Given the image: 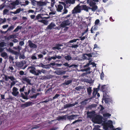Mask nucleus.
<instances>
[{"label": "nucleus", "mask_w": 130, "mask_h": 130, "mask_svg": "<svg viewBox=\"0 0 130 130\" xmlns=\"http://www.w3.org/2000/svg\"><path fill=\"white\" fill-rule=\"evenodd\" d=\"M5 80L6 81H8L9 79H10L11 81L13 82L14 81L16 80V79L13 76H8L5 75Z\"/></svg>", "instance_id": "nucleus-10"}, {"label": "nucleus", "mask_w": 130, "mask_h": 130, "mask_svg": "<svg viewBox=\"0 0 130 130\" xmlns=\"http://www.w3.org/2000/svg\"><path fill=\"white\" fill-rule=\"evenodd\" d=\"M78 47V44H73L71 46H69L70 47H71L72 48H76Z\"/></svg>", "instance_id": "nucleus-50"}, {"label": "nucleus", "mask_w": 130, "mask_h": 130, "mask_svg": "<svg viewBox=\"0 0 130 130\" xmlns=\"http://www.w3.org/2000/svg\"><path fill=\"white\" fill-rule=\"evenodd\" d=\"M37 55V54L36 53H35L32 54L31 57V58L32 60H37V58L36 56V55Z\"/></svg>", "instance_id": "nucleus-38"}, {"label": "nucleus", "mask_w": 130, "mask_h": 130, "mask_svg": "<svg viewBox=\"0 0 130 130\" xmlns=\"http://www.w3.org/2000/svg\"><path fill=\"white\" fill-rule=\"evenodd\" d=\"M47 4V2H46L38 1L37 7L40 9V11H41L43 9V6H46Z\"/></svg>", "instance_id": "nucleus-2"}, {"label": "nucleus", "mask_w": 130, "mask_h": 130, "mask_svg": "<svg viewBox=\"0 0 130 130\" xmlns=\"http://www.w3.org/2000/svg\"><path fill=\"white\" fill-rule=\"evenodd\" d=\"M81 6V7L82 8L83 10L87 12L88 11L89 9H90V7L87 6L86 5H84Z\"/></svg>", "instance_id": "nucleus-21"}, {"label": "nucleus", "mask_w": 130, "mask_h": 130, "mask_svg": "<svg viewBox=\"0 0 130 130\" xmlns=\"http://www.w3.org/2000/svg\"><path fill=\"white\" fill-rule=\"evenodd\" d=\"M9 25L8 24H6L5 25H3L2 26V27L4 29H5L7 28L8 27Z\"/></svg>", "instance_id": "nucleus-60"}, {"label": "nucleus", "mask_w": 130, "mask_h": 130, "mask_svg": "<svg viewBox=\"0 0 130 130\" xmlns=\"http://www.w3.org/2000/svg\"><path fill=\"white\" fill-rule=\"evenodd\" d=\"M52 59H53L54 60L56 59V58H55V57H54V56L52 57H51L48 58L47 60L49 61H50Z\"/></svg>", "instance_id": "nucleus-61"}, {"label": "nucleus", "mask_w": 130, "mask_h": 130, "mask_svg": "<svg viewBox=\"0 0 130 130\" xmlns=\"http://www.w3.org/2000/svg\"><path fill=\"white\" fill-rule=\"evenodd\" d=\"M82 58L84 59H89V58H88L86 56V55H85V54H83Z\"/></svg>", "instance_id": "nucleus-51"}, {"label": "nucleus", "mask_w": 130, "mask_h": 130, "mask_svg": "<svg viewBox=\"0 0 130 130\" xmlns=\"http://www.w3.org/2000/svg\"><path fill=\"white\" fill-rule=\"evenodd\" d=\"M109 96L105 92L104 93L103 99L105 101V103H108L109 100Z\"/></svg>", "instance_id": "nucleus-12"}, {"label": "nucleus", "mask_w": 130, "mask_h": 130, "mask_svg": "<svg viewBox=\"0 0 130 130\" xmlns=\"http://www.w3.org/2000/svg\"><path fill=\"white\" fill-rule=\"evenodd\" d=\"M81 6H79V4L74 7L72 11V13L73 14H76L77 13H80L81 12Z\"/></svg>", "instance_id": "nucleus-4"}, {"label": "nucleus", "mask_w": 130, "mask_h": 130, "mask_svg": "<svg viewBox=\"0 0 130 130\" xmlns=\"http://www.w3.org/2000/svg\"><path fill=\"white\" fill-rule=\"evenodd\" d=\"M88 100H85L84 101H82L81 102V104L83 105H85L87 103L86 101H88Z\"/></svg>", "instance_id": "nucleus-58"}, {"label": "nucleus", "mask_w": 130, "mask_h": 130, "mask_svg": "<svg viewBox=\"0 0 130 130\" xmlns=\"http://www.w3.org/2000/svg\"><path fill=\"white\" fill-rule=\"evenodd\" d=\"M25 87V86H24L22 88H21L20 89L19 91L21 93H22V92H23L24 91Z\"/></svg>", "instance_id": "nucleus-57"}, {"label": "nucleus", "mask_w": 130, "mask_h": 130, "mask_svg": "<svg viewBox=\"0 0 130 130\" xmlns=\"http://www.w3.org/2000/svg\"><path fill=\"white\" fill-rule=\"evenodd\" d=\"M47 22L48 21L46 20L43 19L42 23H43L45 25H47Z\"/></svg>", "instance_id": "nucleus-56"}, {"label": "nucleus", "mask_w": 130, "mask_h": 130, "mask_svg": "<svg viewBox=\"0 0 130 130\" xmlns=\"http://www.w3.org/2000/svg\"><path fill=\"white\" fill-rule=\"evenodd\" d=\"M26 63L25 60H23L20 62H16L15 64L16 66L19 68H21Z\"/></svg>", "instance_id": "nucleus-6"}, {"label": "nucleus", "mask_w": 130, "mask_h": 130, "mask_svg": "<svg viewBox=\"0 0 130 130\" xmlns=\"http://www.w3.org/2000/svg\"><path fill=\"white\" fill-rule=\"evenodd\" d=\"M91 87H89L87 88V90L88 92V94L89 95H91L92 92Z\"/></svg>", "instance_id": "nucleus-32"}, {"label": "nucleus", "mask_w": 130, "mask_h": 130, "mask_svg": "<svg viewBox=\"0 0 130 130\" xmlns=\"http://www.w3.org/2000/svg\"><path fill=\"white\" fill-rule=\"evenodd\" d=\"M105 86H106V85H102L101 86V89L103 90V92L104 91V90H105V89H106Z\"/></svg>", "instance_id": "nucleus-64"}, {"label": "nucleus", "mask_w": 130, "mask_h": 130, "mask_svg": "<svg viewBox=\"0 0 130 130\" xmlns=\"http://www.w3.org/2000/svg\"><path fill=\"white\" fill-rule=\"evenodd\" d=\"M28 70L29 69V72L34 74L35 75L38 76V73H37V70L36 71V68L33 65H31L30 66H29L27 68Z\"/></svg>", "instance_id": "nucleus-3"}, {"label": "nucleus", "mask_w": 130, "mask_h": 130, "mask_svg": "<svg viewBox=\"0 0 130 130\" xmlns=\"http://www.w3.org/2000/svg\"><path fill=\"white\" fill-rule=\"evenodd\" d=\"M55 6L57 11L58 12H61L62 10L63 9V7L62 5L59 4L57 6L56 5Z\"/></svg>", "instance_id": "nucleus-13"}, {"label": "nucleus", "mask_w": 130, "mask_h": 130, "mask_svg": "<svg viewBox=\"0 0 130 130\" xmlns=\"http://www.w3.org/2000/svg\"><path fill=\"white\" fill-rule=\"evenodd\" d=\"M24 44V41H20L19 43V45L20 46H22Z\"/></svg>", "instance_id": "nucleus-55"}, {"label": "nucleus", "mask_w": 130, "mask_h": 130, "mask_svg": "<svg viewBox=\"0 0 130 130\" xmlns=\"http://www.w3.org/2000/svg\"><path fill=\"white\" fill-rule=\"evenodd\" d=\"M6 44L4 42H1L0 43V47H3L6 46Z\"/></svg>", "instance_id": "nucleus-48"}, {"label": "nucleus", "mask_w": 130, "mask_h": 130, "mask_svg": "<svg viewBox=\"0 0 130 130\" xmlns=\"http://www.w3.org/2000/svg\"><path fill=\"white\" fill-rule=\"evenodd\" d=\"M52 88H49L46 92L45 93H48L49 94H51V92L52 91Z\"/></svg>", "instance_id": "nucleus-43"}, {"label": "nucleus", "mask_w": 130, "mask_h": 130, "mask_svg": "<svg viewBox=\"0 0 130 130\" xmlns=\"http://www.w3.org/2000/svg\"><path fill=\"white\" fill-rule=\"evenodd\" d=\"M103 116L104 117H109L111 116V115L108 113H106L104 114Z\"/></svg>", "instance_id": "nucleus-63"}, {"label": "nucleus", "mask_w": 130, "mask_h": 130, "mask_svg": "<svg viewBox=\"0 0 130 130\" xmlns=\"http://www.w3.org/2000/svg\"><path fill=\"white\" fill-rule=\"evenodd\" d=\"M28 45L30 48L33 49L36 48L37 47V45L33 43L31 40H28Z\"/></svg>", "instance_id": "nucleus-9"}, {"label": "nucleus", "mask_w": 130, "mask_h": 130, "mask_svg": "<svg viewBox=\"0 0 130 130\" xmlns=\"http://www.w3.org/2000/svg\"><path fill=\"white\" fill-rule=\"evenodd\" d=\"M39 79H40L44 80L46 79H47V77L45 76H39Z\"/></svg>", "instance_id": "nucleus-46"}, {"label": "nucleus", "mask_w": 130, "mask_h": 130, "mask_svg": "<svg viewBox=\"0 0 130 130\" xmlns=\"http://www.w3.org/2000/svg\"><path fill=\"white\" fill-rule=\"evenodd\" d=\"M55 73L58 75H60L65 74L66 71L62 70H58L55 71Z\"/></svg>", "instance_id": "nucleus-14"}, {"label": "nucleus", "mask_w": 130, "mask_h": 130, "mask_svg": "<svg viewBox=\"0 0 130 130\" xmlns=\"http://www.w3.org/2000/svg\"><path fill=\"white\" fill-rule=\"evenodd\" d=\"M68 7H66V6H64V8L63 10V12L62 13V15H63L65 14H67L68 12V10L66 9Z\"/></svg>", "instance_id": "nucleus-31"}, {"label": "nucleus", "mask_w": 130, "mask_h": 130, "mask_svg": "<svg viewBox=\"0 0 130 130\" xmlns=\"http://www.w3.org/2000/svg\"><path fill=\"white\" fill-rule=\"evenodd\" d=\"M56 3L55 0H51V6L53 7Z\"/></svg>", "instance_id": "nucleus-45"}, {"label": "nucleus", "mask_w": 130, "mask_h": 130, "mask_svg": "<svg viewBox=\"0 0 130 130\" xmlns=\"http://www.w3.org/2000/svg\"><path fill=\"white\" fill-rule=\"evenodd\" d=\"M1 56L4 58L5 59H6L8 57V56L7 53L6 52H3L1 54Z\"/></svg>", "instance_id": "nucleus-36"}, {"label": "nucleus", "mask_w": 130, "mask_h": 130, "mask_svg": "<svg viewBox=\"0 0 130 130\" xmlns=\"http://www.w3.org/2000/svg\"><path fill=\"white\" fill-rule=\"evenodd\" d=\"M24 93L25 95H24V94L22 93H21L20 96L22 97L24 99H27L28 98H27V96L29 94L27 92H25Z\"/></svg>", "instance_id": "nucleus-17"}, {"label": "nucleus", "mask_w": 130, "mask_h": 130, "mask_svg": "<svg viewBox=\"0 0 130 130\" xmlns=\"http://www.w3.org/2000/svg\"><path fill=\"white\" fill-rule=\"evenodd\" d=\"M37 72L38 73V75L39 74H41V73H42L44 74H45L47 72V71L46 70L42 69L41 70H37Z\"/></svg>", "instance_id": "nucleus-23"}, {"label": "nucleus", "mask_w": 130, "mask_h": 130, "mask_svg": "<svg viewBox=\"0 0 130 130\" xmlns=\"http://www.w3.org/2000/svg\"><path fill=\"white\" fill-rule=\"evenodd\" d=\"M90 6V9H91L92 11L94 12L95 11L98 9V7L96 5Z\"/></svg>", "instance_id": "nucleus-25"}, {"label": "nucleus", "mask_w": 130, "mask_h": 130, "mask_svg": "<svg viewBox=\"0 0 130 130\" xmlns=\"http://www.w3.org/2000/svg\"><path fill=\"white\" fill-rule=\"evenodd\" d=\"M75 0H67L66 1V4H73L75 3Z\"/></svg>", "instance_id": "nucleus-28"}, {"label": "nucleus", "mask_w": 130, "mask_h": 130, "mask_svg": "<svg viewBox=\"0 0 130 130\" xmlns=\"http://www.w3.org/2000/svg\"><path fill=\"white\" fill-rule=\"evenodd\" d=\"M6 21V19L4 18L3 19L0 18V24H3L5 23Z\"/></svg>", "instance_id": "nucleus-35"}, {"label": "nucleus", "mask_w": 130, "mask_h": 130, "mask_svg": "<svg viewBox=\"0 0 130 130\" xmlns=\"http://www.w3.org/2000/svg\"><path fill=\"white\" fill-rule=\"evenodd\" d=\"M93 54V53H90L89 54H86L85 55H86L87 56L89 57H90L92 56V55Z\"/></svg>", "instance_id": "nucleus-62"}, {"label": "nucleus", "mask_w": 130, "mask_h": 130, "mask_svg": "<svg viewBox=\"0 0 130 130\" xmlns=\"http://www.w3.org/2000/svg\"><path fill=\"white\" fill-rule=\"evenodd\" d=\"M25 57L24 54H20L19 58L20 59H24L25 58Z\"/></svg>", "instance_id": "nucleus-44"}, {"label": "nucleus", "mask_w": 130, "mask_h": 130, "mask_svg": "<svg viewBox=\"0 0 130 130\" xmlns=\"http://www.w3.org/2000/svg\"><path fill=\"white\" fill-rule=\"evenodd\" d=\"M39 65L42 68H45L46 69L49 68V64L44 65L42 63H41Z\"/></svg>", "instance_id": "nucleus-24"}, {"label": "nucleus", "mask_w": 130, "mask_h": 130, "mask_svg": "<svg viewBox=\"0 0 130 130\" xmlns=\"http://www.w3.org/2000/svg\"><path fill=\"white\" fill-rule=\"evenodd\" d=\"M61 29L63 32H66L67 31L69 28V27L67 26L64 27H61Z\"/></svg>", "instance_id": "nucleus-27"}, {"label": "nucleus", "mask_w": 130, "mask_h": 130, "mask_svg": "<svg viewBox=\"0 0 130 130\" xmlns=\"http://www.w3.org/2000/svg\"><path fill=\"white\" fill-rule=\"evenodd\" d=\"M107 125L109 127L111 128L113 126L112 122L111 121L109 120L106 123Z\"/></svg>", "instance_id": "nucleus-29"}, {"label": "nucleus", "mask_w": 130, "mask_h": 130, "mask_svg": "<svg viewBox=\"0 0 130 130\" xmlns=\"http://www.w3.org/2000/svg\"><path fill=\"white\" fill-rule=\"evenodd\" d=\"M24 10L23 8H19L17 9L14 12L10 11V13H13L14 14H17L19 13L20 12L22 11H23Z\"/></svg>", "instance_id": "nucleus-11"}, {"label": "nucleus", "mask_w": 130, "mask_h": 130, "mask_svg": "<svg viewBox=\"0 0 130 130\" xmlns=\"http://www.w3.org/2000/svg\"><path fill=\"white\" fill-rule=\"evenodd\" d=\"M8 70L9 71L13 73L15 72V71L14 70V68L12 65H10L9 67Z\"/></svg>", "instance_id": "nucleus-22"}, {"label": "nucleus", "mask_w": 130, "mask_h": 130, "mask_svg": "<svg viewBox=\"0 0 130 130\" xmlns=\"http://www.w3.org/2000/svg\"><path fill=\"white\" fill-rule=\"evenodd\" d=\"M43 14H38L36 17L35 20H38L41 19H43L45 17H43Z\"/></svg>", "instance_id": "nucleus-19"}, {"label": "nucleus", "mask_w": 130, "mask_h": 130, "mask_svg": "<svg viewBox=\"0 0 130 130\" xmlns=\"http://www.w3.org/2000/svg\"><path fill=\"white\" fill-rule=\"evenodd\" d=\"M19 74L20 75L22 76L25 75V74L24 72L22 70L20 71H19Z\"/></svg>", "instance_id": "nucleus-54"}, {"label": "nucleus", "mask_w": 130, "mask_h": 130, "mask_svg": "<svg viewBox=\"0 0 130 130\" xmlns=\"http://www.w3.org/2000/svg\"><path fill=\"white\" fill-rule=\"evenodd\" d=\"M78 116L77 115H71L69 116H67V119L68 120H72L74 119L75 117Z\"/></svg>", "instance_id": "nucleus-20"}, {"label": "nucleus", "mask_w": 130, "mask_h": 130, "mask_svg": "<svg viewBox=\"0 0 130 130\" xmlns=\"http://www.w3.org/2000/svg\"><path fill=\"white\" fill-rule=\"evenodd\" d=\"M19 1L18 0H17L15 1H14L10 4L8 6V7L9 8L10 10H12L15 8L16 6L17 5H19Z\"/></svg>", "instance_id": "nucleus-1"}, {"label": "nucleus", "mask_w": 130, "mask_h": 130, "mask_svg": "<svg viewBox=\"0 0 130 130\" xmlns=\"http://www.w3.org/2000/svg\"><path fill=\"white\" fill-rule=\"evenodd\" d=\"M22 79L23 81L26 82L28 83V84L30 85H31V84L30 83L31 80L28 77H24Z\"/></svg>", "instance_id": "nucleus-18"}, {"label": "nucleus", "mask_w": 130, "mask_h": 130, "mask_svg": "<svg viewBox=\"0 0 130 130\" xmlns=\"http://www.w3.org/2000/svg\"><path fill=\"white\" fill-rule=\"evenodd\" d=\"M9 12V10L7 9H5L3 11V14L4 15L8 14Z\"/></svg>", "instance_id": "nucleus-37"}, {"label": "nucleus", "mask_w": 130, "mask_h": 130, "mask_svg": "<svg viewBox=\"0 0 130 130\" xmlns=\"http://www.w3.org/2000/svg\"><path fill=\"white\" fill-rule=\"evenodd\" d=\"M63 65L65 66H68L69 68H71L73 67H78V66L77 65L74 64H72L69 66V64H68L67 63H65L63 64Z\"/></svg>", "instance_id": "nucleus-26"}, {"label": "nucleus", "mask_w": 130, "mask_h": 130, "mask_svg": "<svg viewBox=\"0 0 130 130\" xmlns=\"http://www.w3.org/2000/svg\"><path fill=\"white\" fill-rule=\"evenodd\" d=\"M91 72L90 71H88V72H86L85 73H83L82 74V75L83 76H84L86 75H87L88 74H90L91 73Z\"/></svg>", "instance_id": "nucleus-53"}, {"label": "nucleus", "mask_w": 130, "mask_h": 130, "mask_svg": "<svg viewBox=\"0 0 130 130\" xmlns=\"http://www.w3.org/2000/svg\"><path fill=\"white\" fill-rule=\"evenodd\" d=\"M97 92L95 91H94L93 92L92 94H93V98H95L96 97V95L97 94Z\"/></svg>", "instance_id": "nucleus-59"}, {"label": "nucleus", "mask_w": 130, "mask_h": 130, "mask_svg": "<svg viewBox=\"0 0 130 130\" xmlns=\"http://www.w3.org/2000/svg\"><path fill=\"white\" fill-rule=\"evenodd\" d=\"M83 89V88L81 86H78L77 87H76L75 88V89L76 90L79 91H80V90Z\"/></svg>", "instance_id": "nucleus-47"}, {"label": "nucleus", "mask_w": 130, "mask_h": 130, "mask_svg": "<svg viewBox=\"0 0 130 130\" xmlns=\"http://www.w3.org/2000/svg\"><path fill=\"white\" fill-rule=\"evenodd\" d=\"M31 4L34 6H37L38 1H37L35 0H31Z\"/></svg>", "instance_id": "nucleus-39"}, {"label": "nucleus", "mask_w": 130, "mask_h": 130, "mask_svg": "<svg viewBox=\"0 0 130 130\" xmlns=\"http://www.w3.org/2000/svg\"><path fill=\"white\" fill-rule=\"evenodd\" d=\"M71 23V21L69 19L64 20L60 24V26L61 27L67 26L70 25Z\"/></svg>", "instance_id": "nucleus-5"}, {"label": "nucleus", "mask_w": 130, "mask_h": 130, "mask_svg": "<svg viewBox=\"0 0 130 130\" xmlns=\"http://www.w3.org/2000/svg\"><path fill=\"white\" fill-rule=\"evenodd\" d=\"M65 59L66 60L69 61L70 60L72 59V57L69 55H68L64 57Z\"/></svg>", "instance_id": "nucleus-41"}, {"label": "nucleus", "mask_w": 130, "mask_h": 130, "mask_svg": "<svg viewBox=\"0 0 130 130\" xmlns=\"http://www.w3.org/2000/svg\"><path fill=\"white\" fill-rule=\"evenodd\" d=\"M9 50L10 52L15 55H18L19 54L18 52L14 51L13 50L10 48L9 49Z\"/></svg>", "instance_id": "nucleus-42"}, {"label": "nucleus", "mask_w": 130, "mask_h": 130, "mask_svg": "<svg viewBox=\"0 0 130 130\" xmlns=\"http://www.w3.org/2000/svg\"><path fill=\"white\" fill-rule=\"evenodd\" d=\"M72 82V80H68L67 81H65V82L63 83V84L64 85H68L71 83Z\"/></svg>", "instance_id": "nucleus-33"}, {"label": "nucleus", "mask_w": 130, "mask_h": 130, "mask_svg": "<svg viewBox=\"0 0 130 130\" xmlns=\"http://www.w3.org/2000/svg\"><path fill=\"white\" fill-rule=\"evenodd\" d=\"M60 49V48L58 46L56 45V46L53 47L52 49L53 50H55V49L59 50Z\"/></svg>", "instance_id": "nucleus-52"}, {"label": "nucleus", "mask_w": 130, "mask_h": 130, "mask_svg": "<svg viewBox=\"0 0 130 130\" xmlns=\"http://www.w3.org/2000/svg\"><path fill=\"white\" fill-rule=\"evenodd\" d=\"M87 3L90 6L95 5L96 3L93 0H87Z\"/></svg>", "instance_id": "nucleus-15"}, {"label": "nucleus", "mask_w": 130, "mask_h": 130, "mask_svg": "<svg viewBox=\"0 0 130 130\" xmlns=\"http://www.w3.org/2000/svg\"><path fill=\"white\" fill-rule=\"evenodd\" d=\"M12 94L14 96H17L19 94L18 89L16 87H14L12 89Z\"/></svg>", "instance_id": "nucleus-8"}, {"label": "nucleus", "mask_w": 130, "mask_h": 130, "mask_svg": "<svg viewBox=\"0 0 130 130\" xmlns=\"http://www.w3.org/2000/svg\"><path fill=\"white\" fill-rule=\"evenodd\" d=\"M55 24L53 23H51L49 25H48L46 28V29H52L53 27L55 26Z\"/></svg>", "instance_id": "nucleus-16"}, {"label": "nucleus", "mask_w": 130, "mask_h": 130, "mask_svg": "<svg viewBox=\"0 0 130 130\" xmlns=\"http://www.w3.org/2000/svg\"><path fill=\"white\" fill-rule=\"evenodd\" d=\"M92 120L96 123L100 124L102 122V118L99 116H96L95 118H93Z\"/></svg>", "instance_id": "nucleus-7"}, {"label": "nucleus", "mask_w": 130, "mask_h": 130, "mask_svg": "<svg viewBox=\"0 0 130 130\" xmlns=\"http://www.w3.org/2000/svg\"><path fill=\"white\" fill-rule=\"evenodd\" d=\"M5 5L4 3H3L0 5V10H2L5 7Z\"/></svg>", "instance_id": "nucleus-49"}, {"label": "nucleus", "mask_w": 130, "mask_h": 130, "mask_svg": "<svg viewBox=\"0 0 130 130\" xmlns=\"http://www.w3.org/2000/svg\"><path fill=\"white\" fill-rule=\"evenodd\" d=\"M14 27V25H11L10 26L8 27L7 30L9 31H10L12 30Z\"/></svg>", "instance_id": "nucleus-34"}, {"label": "nucleus", "mask_w": 130, "mask_h": 130, "mask_svg": "<svg viewBox=\"0 0 130 130\" xmlns=\"http://www.w3.org/2000/svg\"><path fill=\"white\" fill-rule=\"evenodd\" d=\"M13 49L14 50H17L19 52H20V51L22 49V47L20 46L19 45L18 46H17L14 47H13Z\"/></svg>", "instance_id": "nucleus-30"}, {"label": "nucleus", "mask_w": 130, "mask_h": 130, "mask_svg": "<svg viewBox=\"0 0 130 130\" xmlns=\"http://www.w3.org/2000/svg\"><path fill=\"white\" fill-rule=\"evenodd\" d=\"M22 28V26H18L17 28L13 31V32H17L19 29H21Z\"/></svg>", "instance_id": "nucleus-40"}]
</instances>
